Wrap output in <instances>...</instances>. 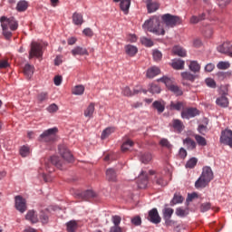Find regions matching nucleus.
Instances as JSON below:
<instances>
[{"mask_svg": "<svg viewBox=\"0 0 232 232\" xmlns=\"http://www.w3.org/2000/svg\"><path fill=\"white\" fill-rule=\"evenodd\" d=\"M142 28L148 32H151V34H155L156 35H164L166 34L164 28H160V17L159 16H152L149 20L145 21Z\"/></svg>", "mask_w": 232, "mask_h": 232, "instance_id": "f257e3e1", "label": "nucleus"}, {"mask_svg": "<svg viewBox=\"0 0 232 232\" xmlns=\"http://www.w3.org/2000/svg\"><path fill=\"white\" fill-rule=\"evenodd\" d=\"M0 23L3 29V35L5 37V39H11L12 32H15V30L19 28V24L14 17L7 18L6 16H2L0 18ZM8 28H10L12 32H10Z\"/></svg>", "mask_w": 232, "mask_h": 232, "instance_id": "f03ea898", "label": "nucleus"}, {"mask_svg": "<svg viewBox=\"0 0 232 232\" xmlns=\"http://www.w3.org/2000/svg\"><path fill=\"white\" fill-rule=\"evenodd\" d=\"M213 179L214 174L213 169H211V167H203V170L200 177L195 182V188L197 189H199V188H206V186H208V184H209Z\"/></svg>", "mask_w": 232, "mask_h": 232, "instance_id": "7ed1b4c3", "label": "nucleus"}, {"mask_svg": "<svg viewBox=\"0 0 232 232\" xmlns=\"http://www.w3.org/2000/svg\"><path fill=\"white\" fill-rule=\"evenodd\" d=\"M64 164L65 162L59 159V157L53 156L47 162H45V169L48 173H53V171H55L53 166L58 168V169H64Z\"/></svg>", "mask_w": 232, "mask_h": 232, "instance_id": "20e7f679", "label": "nucleus"}, {"mask_svg": "<svg viewBox=\"0 0 232 232\" xmlns=\"http://www.w3.org/2000/svg\"><path fill=\"white\" fill-rule=\"evenodd\" d=\"M162 23L167 26V28H175L178 24L182 23V20L178 15H173L171 14H165L161 15Z\"/></svg>", "mask_w": 232, "mask_h": 232, "instance_id": "39448f33", "label": "nucleus"}, {"mask_svg": "<svg viewBox=\"0 0 232 232\" xmlns=\"http://www.w3.org/2000/svg\"><path fill=\"white\" fill-rule=\"evenodd\" d=\"M158 81H160V82L165 83L168 90L169 92H172L174 95L180 96L182 95V90L179 86L173 84V80L171 78H169L168 76H163L162 78L159 79Z\"/></svg>", "mask_w": 232, "mask_h": 232, "instance_id": "423d86ee", "label": "nucleus"}, {"mask_svg": "<svg viewBox=\"0 0 232 232\" xmlns=\"http://www.w3.org/2000/svg\"><path fill=\"white\" fill-rule=\"evenodd\" d=\"M57 131H59V129H57V127L48 129L40 135L39 140L41 142H54Z\"/></svg>", "mask_w": 232, "mask_h": 232, "instance_id": "0eeeda50", "label": "nucleus"}, {"mask_svg": "<svg viewBox=\"0 0 232 232\" xmlns=\"http://www.w3.org/2000/svg\"><path fill=\"white\" fill-rule=\"evenodd\" d=\"M34 57H43V45L37 42H33L31 44V50L29 52V59H34Z\"/></svg>", "mask_w": 232, "mask_h": 232, "instance_id": "6e6552de", "label": "nucleus"}, {"mask_svg": "<svg viewBox=\"0 0 232 232\" xmlns=\"http://www.w3.org/2000/svg\"><path fill=\"white\" fill-rule=\"evenodd\" d=\"M220 142L222 144H226V146H229V148H232V130H231L227 129L221 131Z\"/></svg>", "mask_w": 232, "mask_h": 232, "instance_id": "1a4fd4ad", "label": "nucleus"}, {"mask_svg": "<svg viewBox=\"0 0 232 232\" xmlns=\"http://www.w3.org/2000/svg\"><path fill=\"white\" fill-rule=\"evenodd\" d=\"M58 151L61 155V157L65 160V162H73V155H72V152L68 150L66 146L64 145H60L58 147Z\"/></svg>", "mask_w": 232, "mask_h": 232, "instance_id": "9d476101", "label": "nucleus"}, {"mask_svg": "<svg viewBox=\"0 0 232 232\" xmlns=\"http://www.w3.org/2000/svg\"><path fill=\"white\" fill-rule=\"evenodd\" d=\"M197 115H200V111L197 108H193V107L184 109L181 111L182 119L189 120V119H193V117H197Z\"/></svg>", "mask_w": 232, "mask_h": 232, "instance_id": "9b49d317", "label": "nucleus"}, {"mask_svg": "<svg viewBox=\"0 0 232 232\" xmlns=\"http://www.w3.org/2000/svg\"><path fill=\"white\" fill-rule=\"evenodd\" d=\"M216 104L219 106V108H227V106H229L227 92H221V94L216 100Z\"/></svg>", "mask_w": 232, "mask_h": 232, "instance_id": "f8f14e48", "label": "nucleus"}, {"mask_svg": "<svg viewBox=\"0 0 232 232\" xmlns=\"http://www.w3.org/2000/svg\"><path fill=\"white\" fill-rule=\"evenodd\" d=\"M137 184L140 189H146L148 187V173L146 171H141L138 177Z\"/></svg>", "mask_w": 232, "mask_h": 232, "instance_id": "ddd939ff", "label": "nucleus"}, {"mask_svg": "<svg viewBox=\"0 0 232 232\" xmlns=\"http://www.w3.org/2000/svg\"><path fill=\"white\" fill-rule=\"evenodd\" d=\"M218 52H219V53H225V55H228V57H232V44L229 42L224 43L218 46Z\"/></svg>", "mask_w": 232, "mask_h": 232, "instance_id": "4468645a", "label": "nucleus"}, {"mask_svg": "<svg viewBox=\"0 0 232 232\" xmlns=\"http://www.w3.org/2000/svg\"><path fill=\"white\" fill-rule=\"evenodd\" d=\"M14 200L17 211H19L20 213H24V211H26V199H24L21 196H16L14 198Z\"/></svg>", "mask_w": 232, "mask_h": 232, "instance_id": "2eb2a0df", "label": "nucleus"}, {"mask_svg": "<svg viewBox=\"0 0 232 232\" xmlns=\"http://www.w3.org/2000/svg\"><path fill=\"white\" fill-rule=\"evenodd\" d=\"M147 219L150 220L152 224H160V216L159 215V210L157 208H152L149 211Z\"/></svg>", "mask_w": 232, "mask_h": 232, "instance_id": "dca6fc26", "label": "nucleus"}, {"mask_svg": "<svg viewBox=\"0 0 232 232\" xmlns=\"http://www.w3.org/2000/svg\"><path fill=\"white\" fill-rule=\"evenodd\" d=\"M145 5L147 6L148 14H153L154 12H157L159 8H160V4L153 0H145Z\"/></svg>", "mask_w": 232, "mask_h": 232, "instance_id": "f3484780", "label": "nucleus"}, {"mask_svg": "<svg viewBox=\"0 0 232 232\" xmlns=\"http://www.w3.org/2000/svg\"><path fill=\"white\" fill-rule=\"evenodd\" d=\"M38 220H40L43 226L48 224V222H50V210L48 208L41 210Z\"/></svg>", "mask_w": 232, "mask_h": 232, "instance_id": "a211bd4d", "label": "nucleus"}, {"mask_svg": "<svg viewBox=\"0 0 232 232\" xmlns=\"http://www.w3.org/2000/svg\"><path fill=\"white\" fill-rule=\"evenodd\" d=\"M170 126L177 131V133H182L184 130V123L180 120H172Z\"/></svg>", "mask_w": 232, "mask_h": 232, "instance_id": "6ab92c4d", "label": "nucleus"}, {"mask_svg": "<svg viewBox=\"0 0 232 232\" xmlns=\"http://www.w3.org/2000/svg\"><path fill=\"white\" fill-rule=\"evenodd\" d=\"M25 218L31 222V224H37V222H39V217L37 216V212H35V210H29L25 215Z\"/></svg>", "mask_w": 232, "mask_h": 232, "instance_id": "aec40b11", "label": "nucleus"}, {"mask_svg": "<svg viewBox=\"0 0 232 232\" xmlns=\"http://www.w3.org/2000/svg\"><path fill=\"white\" fill-rule=\"evenodd\" d=\"M159 74H160V69L157 66H152L147 70L146 77L148 79H153Z\"/></svg>", "mask_w": 232, "mask_h": 232, "instance_id": "412c9836", "label": "nucleus"}, {"mask_svg": "<svg viewBox=\"0 0 232 232\" xmlns=\"http://www.w3.org/2000/svg\"><path fill=\"white\" fill-rule=\"evenodd\" d=\"M207 17H208V14L201 13L198 14V16H197V15L191 16L190 23H191V24H197L198 23H200V21H204V19H206Z\"/></svg>", "mask_w": 232, "mask_h": 232, "instance_id": "4be33fe9", "label": "nucleus"}, {"mask_svg": "<svg viewBox=\"0 0 232 232\" xmlns=\"http://www.w3.org/2000/svg\"><path fill=\"white\" fill-rule=\"evenodd\" d=\"M131 5V0H121L120 2V8L124 14L130 12V6Z\"/></svg>", "mask_w": 232, "mask_h": 232, "instance_id": "5701e85b", "label": "nucleus"}, {"mask_svg": "<svg viewBox=\"0 0 232 232\" xmlns=\"http://www.w3.org/2000/svg\"><path fill=\"white\" fill-rule=\"evenodd\" d=\"M137 52H139V49H137L136 46H133L131 44H128L125 46V53L127 55H130V57H134V55H137Z\"/></svg>", "mask_w": 232, "mask_h": 232, "instance_id": "b1692460", "label": "nucleus"}, {"mask_svg": "<svg viewBox=\"0 0 232 232\" xmlns=\"http://www.w3.org/2000/svg\"><path fill=\"white\" fill-rule=\"evenodd\" d=\"M172 52L174 55H179V57H186L187 55L186 49L179 45L174 46Z\"/></svg>", "mask_w": 232, "mask_h": 232, "instance_id": "393cba45", "label": "nucleus"}, {"mask_svg": "<svg viewBox=\"0 0 232 232\" xmlns=\"http://www.w3.org/2000/svg\"><path fill=\"white\" fill-rule=\"evenodd\" d=\"M106 177L107 180H109L110 182H115V180H117V173L113 169H107Z\"/></svg>", "mask_w": 232, "mask_h": 232, "instance_id": "a878e982", "label": "nucleus"}, {"mask_svg": "<svg viewBox=\"0 0 232 232\" xmlns=\"http://www.w3.org/2000/svg\"><path fill=\"white\" fill-rule=\"evenodd\" d=\"M183 144H185V146H187V150H195V148H197V142H195V140H193L191 138H186L183 140Z\"/></svg>", "mask_w": 232, "mask_h": 232, "instance_id": "bb28decb", "label": "nucleus"}, {"mask_svg": "<svg viewBox=\"0 0 232 232\" xmlns=\"http://www.w3.org/2000/svg\"><path fill=\"white\" fill-rule=\"evenodd\" d=\"M184 106H186V104L183 102H170V110H176V111H180V110H184Z\"/></svg>", "mask_w": 232, "mask_h": 232, "instance_id": "cd10ccee", "label": "nucleus"}, {"mask_svg": "<svg viewBox=\"0 0 232 232\" xmlns=\"http://www.w3.org/2000/svg\"><path fill=\"white\" fill-rule=\"evenodd\" d=\"M24 75H25L27 79H31L34 75V66L30 64H25V66L24 67Z\"/></svg>", "mask_w": 232, "mask_h": 232, "instance_id": "c85d7f7f", "label": "nucleus"}, {"mask_svg": "<svg viewBox=\"0 0 232 232\" xmlns=\"http://www.w3.org/2000/svg\"><path fill=\"white\" fill-rule=\"evenodd\" d=\"M184 202V197L180 194H174L172 200L170 201L171 206H175L177 204H182Z\"/></svg>", "mask_w": 232, "mask_h": 232, "instance_id": "c756f323", "label": "nucleus"}, {"mask_svg": "<svg viewBox=\"0 0 232 232\" xmlns=\"http://www.w3.org/2000/svg\"><path fill=\"white\" fill-rule=\"evenodd\" d=\"M115 133V128L113 127H108L102 132V140H104V139H108V137L111 134Z\"/></svg>", "mask_w": 232, "mask_h": 232, "instance_id": "7c9ffc66", "label": "nucleus"}, {"mask_svg": "<svg viewBox=\"0 0 232 232\" xmlns=\"http://www.w3.org/2000/svg\"><path fill=\"white\" fill-rule=\"evenodd\" d=\"M177 217L184 218L189 215V208H176Z\"/></svg>", "mask_w": 232, "mask_h": 232, "instance_id": "2f4dec72", "label": "nucleus"}, {"mask_svg": "<svg viewBox=\"0 0 232 232\" xmlns=\"http://www.w3.org/2000/svg\"><path fill=\"white\" fill-rule=\"evenodd\" d=\"M152 106L155 110H157L158 113H163L164 110H166V107L164 106V104H162V102L159 101H155L152 103Z\"/></svg>", "mask_w": 232, "mask_h": 232, "instance_id": "473e14b6", "label": "nucleus"}, {"mask_svg": "<svg viewBox=\"0 0 232 232\" xmlns=\"http://www.w3.org/2000/svg\"><path fill=\"white\" fill-rule=\"evenodd\" d=\"M188 68L193 73H198V72H200V64H198L197 61L190 62Z\"/></svg>", "mask_w": 232, "mask_h": 232, "instance_id": "72a5a7b5", "label": "nucleus"}, {"mask_svg": "<svg viewBox=\"0 0 232 232\" xmlns=\"http://www.w3.org/2000/svg\"><path fill=\"white\" fill-rule=\"evenodd\" d=\"M155 182L158 186H168V179H166L162 175H157L155 177Z\"/></svg>", "mask_w": 232, "mask_h": 232, "instance_id": "f704fd0d", "label": "nucleus"}, {"mask_svg": "<svg viewBox=\"0 0 232 232\" xmlns=\"http://www.w3.org/2000/svg\"><path fill=\"white\" fill-rule=\"evenodd\" d=\"M66 227H67V231L68 232H75V230L78 227L77 221L71 220V221L66 223Z\"/></svg>", "mask_w": 232, "mask_h": 232, "instance_id": "c9c22d12", "label": "nucleus"}, {"mask_svg": "<svg viewBox=\"0 0 232 232\" xmlns=\"http://www.w3.org/2000/svg\"><path fill=\"white\" fill-rule=\"evenodd\" d=\"M72 23L74 24H82L83 20H82V14H79V13H74L72 14Z\"/></svg>", "mask_w": 232, "mask_h": 232, "instance_id": "e433bc0d", "label": "nucleus"}, {"mask_svg": "<svg viewBox=\"0 0 232 232\" xmlns=\"http://www.w3.org/2000/svg\"><path fill=\"white\" fill-rule=\"evenodd\" d=\"M72 93L73 95H82L84 93V86L76 85L72 89Z\"/></svg>", "mask_w": 232, "mask_h": 232, "instance_id": "4c0bfd02", "label": "nucleus"}, {"mask_svg": "<svg viewBox=\"0 0 232 232\" xmlns=\"http://www.w3.org/2000/svg\"><path fill=\"white\" fill-rule=\"evenodd\" d=\"M28 8V2L26 1H20L17 3L16 10L17 12H25Z\"/></svg>", "mask_w": 232, "mask_h": 232, "instance_id": "58836bf2", "label": "nucleus"}, {"mask_svg": "<svg viewBox=\"0 0 232 232\" xmlns=\"http://www.w3.org/2000/svg\"><path fill=\"white\" fill-rule=\"evenodd\" d=\"M181 77L185 81H190L191 82H193L195 81V79H197L196 75L191 74V72H181Z\"/></svg>", "mask_w": 232, "mask_h": 232, "instance_id": "ea45409f", "label": "nucleus"}, {"mask_svg": "<svg viewBox=\"0 0 232 232\" xmlns=\"http://www.w3.org/2000/svg\"><path fill=\"white\" fill-rule=\"evenodd\" d=\"M194 139L197 141V143L198 144V146H207L208 145V141L206 140V138H204L198 134H195Z\"/></svg>", "mask_w": 232, "mask_h": 232, "instance_id": "a19ab883", "label": "nucleus"}, {"mask_svg": "<svg viewBox=\"0 0 232 232\" xmlns=\"http://www.w3.org/2000/svg\"><path fill=\"white\" fill-rule=\"evenodd\" d=\"M133 144L134 142L131 140H127L121 145V151L123 152L128 151L130 148H132Z\"/></svg>", "mask_w": 232, "mask_h": 232, "instance_id": "79ce46f5", "label": "nucleus"}, {"mask_svg": "<svg viewBox=\"0 0 232 232\" xmlns=\"http://www.w3.org/2000/svg\"><path fill=\"white\" fill-rule=\"evenodd\" d=\"M184 61L177 60L172 63V68H174V70H184Z\"/></svg>", "mask_w": 232, "mask_h": 232, "instance_id": "37998d69", "label": "nucleus"}, {"mask_svg": "<svg viewBox=\"0 0 232 232\" xmlns=\"http://www.w3.org/2000/svg\"><path fill=\"white\" fill-rule=\"evenodd\" d=\"M197 162H198V160L197 158H191L188 160L186 164V168H189V169H193L197 166Z\"/></svg>", "mask_w": 232, "mask_h": 232, "instance_id": "c03bdc74", "label": "nucleus"}, {"mask_svg": "<svg viewBox=\"0 0 232 232\" xmlns=\"http://www.w3.org/2000/svg\"><path fill=\"white\" fill-rule=\"evenodd\" d=\"M140 43L141 44H143L144 46H147L148 48H151V46H153V41L146 37H141Z\"/></svg>", "mask_w": 232, "mask_h": 232, "instance_id": "a18cd8bd", "label": "nucleus"}, {"mask_svg": "<svg viewBox=\"0 0 232 232\" xmlns=\"http://www.w3.org/2000/svg\"><path fill=\"white\" fill-rule=\"evenodd\" d=\"M175 210H173V208H166L163 210V217L164 218H171L173 213Z\"/></svg>", "mask_w": 232, "mask_h": 232, "instance_id": "49530a36", "label": "nucleus"}, {"mask_svg": "<svg viewBox=\"0 0 232 232\" xmlns=\"http://www.w3.org/2000/svg\"><path fill=\"white\" fill-rule=\"evenodd\" d=\"M151 154L150 153H144L140 157V160L143 164H148V162L151 161Z\"/></svg>", "mask_w": 232, "mask_h": 232, "instance_id": "de8ad7c7", "label": "nucleus"}, {"mask_svg": "<svg viewBox=\"0 0 232 232\" xmlns=\"http://www.w3.org/2000/svg\"><path fill=\"white\" fill-rule=\"evenodd\" d=\"M72 55H84L86 53V49H82V47H76L72 50Z\"/></svg>", "mask_w": 232, "mask_h": 232, "instance_id": "09e8293b", "label": "nucleus"}, {"mask_svg": "<svg viewBox=\"0 0 232 232\" xmlns=\"http://www.w3.org/2000/svg\"><path fill=\"white\" fill-rule=\"evenodd\" d=\"M20 155L21 157H28V155H30V148L27 146H23L20 149Z\"/></svg>", "mask_w": 232, "mask_h": 232, "instance_id": "8fccbe9b", "label": "nucleus"}, {"mask_svg": "<svg viewBox=\"0 0 232 232\" xmlns=\"http://www.w3.org/2000/svg\"><path fill=\"white\" fill-rule=\"evenodd\" d=\"M111 222L113 224V226H121V222H122V218H121V216H112L111 217Z\"/></svg>", "mask_w": 232, "mask_h": 232, "instance_id": "3c124183", "label": "nucleus"}, {"mask_svg": "<svg viewBox=\"0 0 232 232\" xmlns=\"http://www.w3.org/2000/svg\"><path fill=\"white\" fill-rule=\"evenodd\" d=\"M122 95L125 97H133V92H131V89L130 87L126 86L121 91Z\"/></svg>", "mask_w": 232, "mask_h": 232, "instance_id": "603ef678", "label": "nucleus"}, {"mask_svg": "<svg viewBox=\"0 0 232 232\" xmlns=\"http://www.w3.org/2000/svg\"><path fill=\"white\" fill-rule=\"evenodd\" d=\"M160 146H162L163 148H167L168 150H171L172 145L171 143H169V140H168V139H162L160 141Z\"/></svg>", "mask_w": 232, "mask_h": 232, "instance_id": "864d4df0", "label": "nucleus"}, {"mask_svg": "<svg viewBox=\"0 0 232 232\" xmlns=\"http://www.w3.org/2000/svg\"><path fill=\"white\" fill-rule=\"evenodd\" d=\"M37 101L39 102H44V101H48V92H41L38 94Z\"/></svg>", "mask_w": 232, "mask_h": 232, "instance_id": "5fc2aeb1", "label": "nucleus"}, {"mask_svg": "<svg viewBox=\"0 0 232 232\" xmlns=\"http://www.w3.org/2000/svg\"><path fill=\"white\" fill-rule=\"evenodd\" d=\"M58 111H59V106H57V104L55 103H52L47 107V111H49V113H55Z\"/></svg>", "mask_w": 232, "mask_h": 232, "instance_id": "6e6d98bb", "label": "nucleus"}, {"mask_svg": "<svg viewBox=\"0 0 232 232\" xmlns=\"http://www.w3.org/2000/svg\"><path fill=\"white\" fill-rule=\"evenodd\" d=\"M211 209V203H203L200 206L201 213H206V211H209Z\"/></svg>", "mask_w": 232, "mask_h": 232, "instance_id": "4d7b16f0", "label": "nucleus"}, {"mask_svg": "<svg viewBox=\"0 0 232 232\" xmlns=\"http://www.w3.org/2000/svg\"><path fill=\"white\" fill-rule=\"evenodd\" d=\"M205 82H206L207 86H208L209 88H217V82H215V80H213L211 78H207L205 80Z\"/></svg>", "mask_w": 232, "mask_h": 232, "instance_id": "13d9d810", "label": "nucleus"}, {"mask_svg": "<svg viewBox=\"0 0 232 232\" xmlns=\"http://www.w3.org/2000/svg\"><path fill=\"white\" fill-rule=\"evenodd\" d=\"M95 111V103H91L88 107V117L92 119L93 117V113Z\"/></svg>", "mask_w": 232, "mask_h": 232, "instance_id": "bf43d9fd", "label": "nucleus"}, {"mask_svg": "<svg viewBox=\"0 0 232 232\" xmlns=\"http://www.w3.org/2000/svg\"><path fill=\"white\" fill-rule=\"evenodd\" d=\"M218 70H227L229 68V63L227 62H219L217 65Z\"/></svg>", "mask_w": 232, "mask_h": 232, "instance_id": "052dcab7", "label": "nucleus"}, {"mask_svg": "<svg viewBox=\"0 0 232 232\" xmlns=\"http://www.w3.org/2000/svg\"><path fill=\"white\" fill-rule=\"evenodd\" d=\"M150 93H160V87L157 84H151L150 88Z\"/></svg>", "mask_w": 232, "mask_h": 232, "instance_id": "680f3d73", "label": "nucleus"}, {"mask_svg": "<svg viewBox=\"0 0 232 232\" xmlns=\"http://www.w3.org/2000/svg\"><path fill=\"white\" fill-rule=\"evenodd\" d=\"M154 61H160L162 59V53L159 50H156L152 53Z\"/></svg>", "mask_w": 232, "mask_h": 232, "instance_id": "e2e57ef3", "label": "nucleus"}, {"mask_svg": "<svg viewBox=\"0 0 232 232\" xmlns=\"http://www.w3.org/2000/svg\"><path fill=\"white\" fill-rule=\"evenodd\" d=\"M198 133H200L201 135H206V133L208 132V126L203 125V124L199 125V126L198 127Z\"/></svg>", "mask_w": 232, "mask_h": 232, "instance_id": "0e129e2a", "label": "nucleus"}, {"mask_svg": "<svg viewBox=\"0 0 232 232\" xmlns=\"http://www.w3.org/2000/svg\"><path fill=\"white\" fill-rule=\"evenodd\" d=\"M53 82L55 86H61V84L63 83V76L61 75L54 76Z\"/></svg>", "mask_w": 232, "mask_h": 232, "instance_id": "69168bd1", "label": "nucleus"}, {"mask_svg": "<svg viewBox=\"0 0 232 232\" xmlns=\"http://www.w3.org/2000/svg\"><path fill=\"white\" fill-rule=\"evenodd\" d=\"M131 222L134 226H140L142 224V219H140V217L137 216L131 219Z\"/></svg>", "mask_w": 232, "mask_h": 232, "instance_id": "338daca9", "label": "nucleus"}, {"mask_svg": "<svg viewBox=\"0 0 232 232\" xmlns=\"http://www.w3.org/2000/svg\"><path fill=\"white\" fill-rule=\"evenodd\" d=\"M110 232H122V227L121 226H112L110 228Z\"/></svg>", "mask_w": 232, "mask_h": 232, "instance_id": "774afa93", "label": "nucleus"}]
</instances>
